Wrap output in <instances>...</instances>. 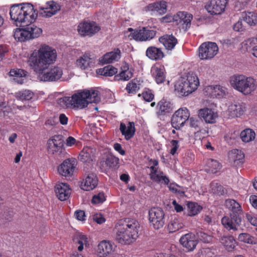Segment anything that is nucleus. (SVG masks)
<instances>
[{"label":"nucleus","mask_w":257,"mask_h":257,"mask_svg":"<svg viewBox=\"0 0 257 257\" xmlns=\"http://www.w3.org/2000/svg\"><path fill=\"white\" fill-rule=\"evenodd\" d=\"M57 58L56 51L46 45H41L38 50H34L27 59V64L34 72L40 74L41 80L44 81H56L63 74L61 67L54 66L44 70L53 64Z\"/></svg>","instance_id":"obj_1"},{"label":"nucleus","mask_w":257,"mask_h":257,"mask_svg":"<svg viewBox=\"0 0 257 257\" xmlns=\"http://www.w3.org/2000/svg\"><path fill=\"white\" fill-rule=\"evenodd\" d=\"M100 100L99 91L94 90H79L71 96L58 99V104L62 108L78 110L87 107L89 103H97Z\"/></svg>","instance_id":"obj_2"},{"label":"nucleus","mask_w":257,"mask_h":257,"mask_svg":"<svg viewBox=\"0 0 257 257\" xmlns=\"http://www.w3.org/2000/svg\"><path fill=\"white\" fill-rule=\"evenodd\" d=\"M115 228L116 240L121 244H130L139 237L141 226L136 219L125 218L117 222Z\"/></svg>","instance_id":"obj_3"},{"label":"nucleus","mask_w":257,"mask_h":257,"mask_svg":"<svg viewBox=\"0 0 257 257\" xmlns=\"http://www.w3.org/2000/svg\"><path fill=\"white\" fill-rule=\"evenodd\" d=\"M12 20L16 25L32 23L37 17V12L30 4H16L12 6L10 10Z\"/></svg>","instance_id":"obj_4"},{"label":"nucleus","mask_w":257,"mask_h":257,"mask_svg":"<svg viewBox=\"0 0 257 257\" xmlns=\"http://www.w3.org/2000/svg\"><path fill=\"white\" fill-rule=\"evenodd\" d=\"M229 83L234 89L244 95L250 94L256 88L255 80L252 77L243 74L231 76L229 78Z\"/></svg>","instance_id":"obj_5"},{"label":"nucleus","mask_w":257,"mask_h":257,"mask_svg":"<svg viewBox=\"0 0 257 257\" xmlns=\"http://www.w3.org/2000/svg\"><path fill=\"white\" fill-rule=\"evenodd\" d=\"M178 83V91L182 96H186L197 89L199 81L194 73L186 72L180 76Z\"/></svg>","instance_id":"obj_6"},{"label":"nucleus","mask_w":257,"mask_h":257,"mask_svg":"<svg viewBox=\"0 0 257 257\" xmlns=\"http://www.w3.org/2000/svg\"><path fill=\"white\" fill-rule=\"evenodd\" d=\"M47 151L55 157H60L65 152L64 141L62 136L55 135L47 142Z\"/></svg>","instance_id":"obj_7"},{"label":"nucleus","mask_w":257,"mask_h":257,"mask_svg":"<svg viewBox=\"0 0 257 257\" xmlns=\"http://www.w3.org/2000/svg\"><path fill=\"white\" fill-rule=\"evenodd\" d=\"M149 220L155 229L163 227L165 224V213L161 208L152 207L149 211Z\"/></svg>","instance_id":"obj_8"},{"label":"nucleus","mask_w":257,"mask_h":257,"mask_svg":"<svg viewBox=\"0 0 257 257\" xmlns=\"http://www.w3.org/2000/svg\"><path fill=\"white\" fill-rule=\"evenodd\" d=\"M218 48L214 42H208L202 43L198 48V57L201 60L213 58L218 53Z\"/></svg>","instance_id":"obj_9"},{"label":"nucleus","mask_w":257,"mask_h":257,"mask_svg":"<svg viewBox=\"0 0 257 257\" xmlns=\"http://www.w3.org/2000/svg\"><path fill=\"white\" fill-rule=\"evenodd\" d=\"M129 31H133L131 35L132 38L137 41H146L150 40L154 38L156 34V31L153 30L151 28L143 27L140 29L133 30L128 28Z\"/></svg>","instance_id":"obj_10"},{"label":"nucleus","mask_w":257,"mask_h":257,"mask_svg":"<svg viewBox=\"0 0 257 257\" xmlns=\"http://www.w3.org/2000/svg\"><path fill=\"white\" fill-rule=\"evenodd\" d=\"M96 57L90 52H85L75 62L76 66L82 70H88L95 66Z\"/></svg>","instance_id":"obj_11"},{"label":"nucleus","mask_w":257,"mask_h":257,"mask_svg":"<svg viewBox=\"0 0 257 257\" xmlns=\"http://www.w3.org/2000/svg\"><path fill=\"white\" fill-rule=\"evenodd\" d=\"M77 165V161L74 158L65 160L58 167V172L64 177H71L73 175Z\"/></svg>","instance_id":"obj_12"},{"label":"nucleus","mask_w":257,"mask_h":257,"mask_svg":"<svg viewBox=\"0 0 257 257\" xmlns=\"http://www.w3.org/2000/svg\"><path fill=\"white\" fill-rule=\"evenodd\" d=\"M100 30V28L94 22H84L78 26V32L82 36L91 37Z\"/></svg>","instance_id":"obj_13"},{"label":"nucleus","mask_w":257,"mask_h":257,"mask_svg":"<svg viewBox=\"0 0 257 257\" xmlns=\"http://www.w3.org/2000/svg\"><path fill=\"white\" fill-rule=\"evenodd\" d=\"M242 220V217L233 215L224 216L221 219V223L223 227L230 232L238 230Z\"/></svg>","instance_id":"obj_14"},{"label":"nucleus","mask_w":257,"mask_h":257,"mask_svg":"<svg viewBox=\"0 0 257 257\" xmlns=\"http://www.w3.org/2000/svg\"><path fill=\"white\" fill-rule=\"evenodd\" d=\"M227 3V0H210L205 8L211 15H220L224 11Z\"/></svg>","instance_id":"obj_15"},{"label":"nucleus","mask_w":257,"mask_h":257,"mask_svg":"<svg viewBox=\"0 0 257 257\" xmlns=\"http://www.w3.org/2000/svg\"><path fill=\"white\" fill-rule=\"evenodd\" d=\"M193 16L187 12H178V28L180 32H185L191 26Z\"/></svg>","instance_id":"obj_16"},{"label":"nucleus","mask_w":257,"mask_h":257,"mask_svg":"<svg viewBox=\"0 0 257 257\" xmlns=\"http://www.w3.org/2000/svg\"><path fill=\"white\" fill-rule=\"evenodd\" d=\"M198 115L201 119L210 124L214 123L218 116L217 111L208 107L200 109L198 110Z\"/></svg>","instance_id":"obj_17"},{"label":"nucleus","mask_w":257,"mask_h":257,"mask_svg":"<svg viewBox=\"0 0 257 257\" xmlns=\"http://www.w3.org/2000/svg\"><path fill=\"white\" fill-rule=\"evenodd\" d=\"M60 9L59 4L54 1H50L47 3L45 7L40 8V14L42 17L49 18L56 14Z\"/></svg>","instance_id":"obj_18"},{"label":"nucleus","mask_w":257,"mask_h":257,"mask_svg":"<svg viewBox=\"0 0 257 257\" xmlns=\"http://www.w3.org/2000/svg\"><path fill=\"white\" fill-rule=\"evenodd\" d=\"M150 169L151 171L149 176L151 180L157 183L169 185V179L164 175L163 171L159 170L158 168H155V167H150Z\"/></svg>","instance_id":"obj_19"},{"label":"nucleus","mask_w":257,"mask_h":257,"mask_svg":"<svg viewBox=\"0 0 257 257\" xmlns=\"http://www.w3.org/2000/svg\"><path fill=\"white\" fill-rule=\"evenodd\" d=\"M55 191L60 200L65 201L69 198L71 190L67 183H59L55 187Z\"/></svg>","instance_id":"obj_20"},{"label":"nucleus","mask_w":257,"mask_h":257,"mask_svg":"<svg viewBox=\"0 0 257 257\" xmlns=\"http://www.w3.org/2000/svg\"><path fill=\"white\" fill-rule=\"evenodd\" d=\"M179 241L183 246L189 251L193 250L197 244L195 235L191 233H188L182 236Z\"/></svg>","instance_id":"obj_21"},{"label":"nucleus","mask_w":257,"mask_h":257,"mask_svg":"<svg viewBox=\"0 0 257 257\" xmlns=\"http://www.w3.org/2000/svg\"><path fill=\"white\" fill-rule=\"evenodd\" d=\"M146 56L152 61H159L165 57V54L162 48L154 46L148 47L146 51Z\"/></svg>","instance_id":"obj_22"},{"label":"nucleus","mask_w":257,"mask_h":257,"mask_svg":"<svg viewBox=\"0 0 257 257\" xmlns=\"http://www.w3.org/2000/svg\"><path fill=\"white\" fill-rule=\"evenodd\" d=\"M119 159L111 154L106 156L105 160L101 162V167L105 171L109 169L115 170L118 168Z\"/></svg>","instance_id":"obj_23"},{"label":"nucleus","mask_w":257,"mask_h":257,"mask_svg":"<svg viewBox=\"0 0 257 257\" xmlns=\"http://www.w3.org/2000/svg\"><path fill=\"white\" fill-rule=\"evenodd\" d=\"M121 71L117 75H115L114 79L116 80L127 81L133 76L134 70L130 68L129 64L126 62L121 65Z\"/></svg>","instance_id":"obj_24"},{"label":"nucleus","mask_w":257,"mask_h":257,"mask_svg":"<svg viewBox=\"0 0 257 257\" xmlns=\"http://www.w3.org/2000/svg\"><path fill=\"white\" fill-rule=\"evenodd\" d=\"M113 250V245L109 241L102 240L97 245V252L99 257H106Z\"/></svg>","instance_id":"obj_25"},{"label":"nucleus","mask_w":257,"mask_h":257,"mask_svg":"<svg viewBox=\"0 0 257 257\" xmlns=\"http://www.w3.org/2000/svg\"><path fill=\"white\" fill-rule=\"evenodd\" d=\"M73 242L77 248V250L81 252L84 248V246L88 245V239L87 236L81 232H75L72 237Z\"/></svg>","instance_id":"obj_26"},{"label":"nucleus","mask_w":257,"mask_h":257,"mask_svg":"<svg viewBox=\"0 0 257 257\" xmlns=\"http://www.w3.org/2000/svg\"><path fill=\"white\" fill-rule=\"evenodd\" d=\"M98 184V179L96 176L93 173L89 174L81 183V188L85 191L94 189Z\"/></svg>","instance_id":"obj_27"},{"label":"nucleus","mask_w":257,"mask_h":257,"mask_svg":"<svg viewBox=\"0 0 257 257\" xmlns=\"http://www.w3.org/2000/svg\"><path fill=\"white\" fill-rule=\"evenodd\" d=\"M245 110V104L242 103L232 104L228 107V115L229 118H235L242 115Z\"/></svg>","instance_id":"obj_28"},{"label":"nucleus","mask_w":257,"mask_h":257,"mask_svg":"<svg viewBox=\"0 0 257 257\" xmlns=\"http://www.w3.org/2000/svg\"><path fill=\"white\" fill-rule=\"evenodd\" d=\"M152 74L156 82L159 84L165 81V68L163 65H155L152 68Z\"/></svg>","instance_id":"obj_29"},{"label":"nucleus","mask_w":257,"mask_h":257,"mask_svg":"<svg viewBox=\"0 0 257 257\" xmlns=\"http://www.w3.org/2000/svg\"><path fill=\"white\" fill-rule=\"evenodd\" d=\"M119 130L125 139L128 141L135 135L136 132L135 123L129 121L126 126L124 123L121 122L120 124Z\"/></svg>","instance_id":"obj_30"},{"label":"nucleus","mask_w":257,"mask_h":257,"mask_svg":"<svg viewBox=\"0 0 257 257\" xmlns=\"http://www.w3.org/2000/svg\"><path fill=\"white\" fill-rule=\"evenodd\" d=\"M225 205L230 211V215L242 217V210L241 206L235 200L227 199L225 201Z\"/></svg>","instance_id":"obj_31"},{"label":"nucleus","mask_w":257,"mask_h":257,"mask_svg":"<svg viewBox=\"0 0 257 257\" xmlns=\"http://www.w3.org/2000/svg\"><path fill=\"white\" fill-rule=\"evenodd\" d=\"M147 12H152L157 13L159 15H163L167 11L166 2L160 1L149 4L145 7Z\"/></svg>","instance_id":"obj_32"},{"label":"nucleus","mask_w":257,"mask_h":257,"mask_svg":"<svg viewBox=\"0 0 257 257\" xmlns=\"http://www.w3.org/2000/svg\"><path fill=\"white\" fill-rule=\"evenodd\" d=\"M120 57V51L117 48L114 51H111L104 54L99 59V61L102 64L111 63L117 61Z\"/></svg>","instance_id":"obj_33"},{"label":"nucleus","mask_w":257,"mask_h":257,"mask_svg":"<svg viewBox=\"0 0 257 257\" xmlns=\"http://www.w3.org/2000/svg\"><path fill=\"white\" fill-rule=\"evenodd\" d=\"M159 41L167 50H172L177 44V39L172 35H165L161 36L159 38Z\"/></svg>","instance_id":"obj_34"},{"label":"nucleus","mask_w":257,"mask_h":257,"mask_svg":"<svg viewBox=\"0 0 257 257\" xmlns=\"http://www.w3.org/2000/svg\"><path fill=\"white\" fill-rule=\"evenodd\" d=\"M206 91L209 93L212 97L220 98L225 94V88L220 85L208 86L206 88Z\"/></svg>","instance_id":"obj_35"},{"label":"nucleus","mask_w":257,"mask_h":257,"mask_svg":"<svg viewBox=\"0 0 257 257\" xmlns=\"http://www.w3.org/2000/svg\"><path fill=\"white\" fill-rule=\"evenodd\" d=\"M173 104L170 102L163 99L157 104L158 114L164 115L167 113H171L173 110Z\"/></svg>","instance_id":"obj_36"},{"label":"nucleus","mask_w":257,"mask_h":257,"mask_svg":"<svg viewBox=\"0 0 257 257\" xmlns=\"http://www.w3.org/2000/svg\"><path fill=\"white\" fill-rule=\"evenodd\" d=\"M92 149L89 147H85L80 152L79 159L83 163H89L93 160V154Z\"/></svg>","instance_id":"obj_37"},{"label":"nucleus","mask_w":257,"mask_h":257,"mask_svg":"<svg viewBox=\"0 0 257 257\" xmlns=\"http://www.w3.org/2000/svg\"><path fill=\"white\" fill-rule=\"evenodd\" d=\"M30 32L27 30V28L25 29H17L14 32V37L18 41L25 42L31 39Z\"/></svg>","instance_id":"obj_38"},{"label":"nucleus","mask_w":257,"mask_h":257,"mask_svg":"<svg viewBox=\"0 0 257 257\" xmlns=\"http://www.w3.org/2000/svg\"><path fill=\"white\" fill-rule=\"evenodd\" d=\"M27 74V72L23 69H12L9 72L11 76L14 77V80L17 82L18 84H22L24 83L23 77H25Z\"/></svg>","instance_id":"obj_39"},{"label":"nucleus","mask_w":257,"mask_h":257,"mask_svg":"<svg viewBox=\"0 0 257 257\" xmlns=\"http://www.w3.org/2000/svg\"><path fill=\"white\" fill-rule=\"evenodd\" d=\"M141 83L140 81L135 78L131 80L127 84L125 90L130 94H135L140 90Z\"/></svg>","instance_id":"obj_40"},{"label":"nucleus","mask_w":257,"mask_h":257,"mask_svg":"<svg viewBox=\"0 0 257 257\" xmlns=\"http://www.w3.org/2000/svg\"><path fill=\"white\" fill-rule=\"evenodd\" d=\"M117 69L111 65H107L102 68L96 70L97 74L103 75L106 77H111L116 74Z\"/></svg>","instance_id":"obj_41"},{"label":"nucleus","mask_w":257,"mask_h":257,"mask_svg":"<svg viewBox=\"0 0 257 257\" xmlns=\"http://www.w3.org/2000/svg\"><path fill=\"white\" fill-rule=\"evenodd\" d=\"M220 242L228 251H232L235 246V240L232 236H224L220 239Z\"/></svg>","instance_id":"obj_42"},{"label":"nucleus","mask_w":257,"mask_h":257,"mask_svg":"<svg viewBox=\"0 0 257 257\" xmlns=\"http://www.w3.org/2000/svg\"><path fill=\"white\" fill-rule=\"evenodd\" d=\"M240 137L243 142L248 143L254 140L255 133L251 128H246L241 132Z\"/></svg>","instance_id":"obj_43"},{"label":"nucleus","mask_w":257,"mask_h":257,"mask_svg":"<svg viewBox=\"0 0 257 257\" xmlns=\"http://www.w3.org/2000/svg\"><path fill=\"white\" fill-rule=\"evenodd\" d=\"M190 116L189 112L186 107H183L178 109V123H180L182 126L186 120H188Z\"/></svg>","instance_id":"obj_44"},{"label":"nucleus","mask_w":257,"mask_h":257,"mask_svg":"<svg viewBox=\"0 0 257 257\" xmlns=\"http://www.w3.org/2000/svg\"><path fill=\"white\" fill-rule=\"evenodd\" d=\"M243 21L250 26L257 24V12H247L243 17Z\"/></svg>","instance_id":"obj_45"},{"label":"nucleus","mask_w":257,"mask_h":257,"mask_svg":"<svg viewBox=\"0 0 257 257\" xmlns=\"http://www.w3.org/2000/svg\"><path fill=\"white\" fill-rule=\"evenodd\" d=\"M33 96V92L29 90H23L16 93V97L21 100H30Z\"/></svg>","instance_id":"obj_46"},{"label":"nucleus","mask_w":257,"mask_h":257,"mask_svg":"<svg viewBox=\"0 0 257 257\" xmlns=\"http://www.w3.org/2000/svg\"><path fill=\"white\" fill-rule=\"evenodd\" d=\"M210 188L213 194L218 195H223L226 192L225 189L223 186L215 182L211 183Z\"/></svg>","instance_id":"obj_47"},{"label":"nucleus","mask_w":257,"mask_h":257,"mask_svg":"<svg viewBox=\"0 0 257 257\" xmlns=\"http://www.w3.org/2000/svg\"><path fill=\"white\" fill-rule=\"evenodd\" d=\"M26 28L30 32L29 36H30L31 39L38 37L42 32L41 28L34 25H29Z\"/></svg>","instance_id":"obj_48"},{"label":"nucleus","mask_w":257,"mask_h":257,"mask_svg":"<svg viewBox=\"0 0 257 257\" xmlns=\"http://www.w3.org/2000/svg\"><path fill=\"white\" fill-rule=\"evenodd\" d=\"M231 154L233 155L232 158H233L234 163L237 165L243 163L244 155L241 151L237 149L233 150L231 151Z\"/></svg>","instance_id":"obj_49"},{"label":"nucleus","mask_w":257,"mask_h":257,"mask_svg":"<svg viewBox=\"0 0 257 257\" xmlns=\"http://www.w3.org/2000/svg\"><path fill=\"white\" fill-rule=\"evenodd\" d=\"M207 165L209 168V171L212 173H216L221 169V165L220 163L213 159L208 160L207 161Z\"/></svg>","instance_id":"obj_50"},{"label":"nucleus","mask_w":257,"mask_h":257,"mask_svg":"<svg viewBox=\"0 0 257 257\" xmlns=\"http://www.w3.org/2000/svg\"><path fill=\"white\" fill-rule=\"evenodd\" d=\"M215 250L210 248L201 249L197 254V257H215Z\"/></svg>","instance_id":"obj_51"},{"label":"nucleus","mask_w":257,"mask_h":257,"mask_svg":"<svg viewBox=\"0 0 257 257\" xmlns=\"http://www.w3.org/2000/svg\"><path fill=\"white\" fill-rule=\"evenodd\" d=\"M189 209L190 216H194L197 214L202 210V207L196 203L190 202L188 204Z\"/></svg>","instance_id":"obj_52"},{"label":"nucleus","mask_w":257,"mask_h":257,"mask_svg":"<svg viewBox=\"0 0 257 257\" xmlns=\"http://www.w3.org/2000/svg\"><path fill=\"white\" fill-rule=\"evenodd\" d=\"M238 240L240 241L249 244H255L254 237L246 233H241L238 235Z\"/></svg>","instance_id":"obj_53"},{"label":"nucleus","mask_w":257,"mask_h":257,"mask_svg":"<svg viewBox=\"0 0 257 257\" xmlns=\"http://www.w3.org/2000/svg\"><path fill=\"white\" fill-rule=\"evenodd\" d=\"M196 235L199 240L205 243L210 242L212 240L211 235H208L201 230L197 232Z\"/></svg>","instance_id":"obj_54"},{"label":"nucleus","mask_w":257,"mask_h":257,"mask_svg":"<svg viewBox=\"0 0 257 257\" xmlns=\"http://www.w3.org/2000/svg\"><path fill=\"white\" fill-rule=\"evenodd\" d=\"M106 200L105 196L103 192H99L97 194L93 195L91 199V203L93 204H98L102 203Z\"/></svg>","instance_id":"obj_55"},{"label":"nucleus","mask_w":257,"mask_h":257,"mask_svg":"<svg viewBox=\"0 0 257 257\" xmlns=\"http://www.w3.org/2000/svg\"><path fill=\"white\" fill-rule=\"evenodd\" d=\"M141 95L143 96V99L147 102H151L154 98V94L153 91L149 89L143 91L142 94H138L139 97H140Z\"/></svg>","instance_id":"obj_56"},{"label":"nucleus","mask_w":257,"mask_h":257,"mask_svg":"<svg viewBox=\"0 0 257 257\" xmlns=\"http://www.w3.org/2000/svg\"><path fill=\"white\" fill-rule=\"evenodd\" d=\"M165 204L167 209L173 211L174 210L177 211V201L176 200L174 199L172 200L171 199H169L168 201H166L165 202Z\"/></svg>","instance_id":"obj_57"},{"label":"nucleus","mask_w":257,"mask_h":257,"mask_svg":"<svg viewBox=\"0 0 257 257\" xmlns=\"http://www.w3.org/2000/svg\"><path fill=\"white\" fill-rule=\"evenodd\" d=\"M168 230L169 233H173L177 230V219L174 217L173 220L170 221L168 225Z\"/></svg>","instance_id":"obj_58"},{"label":"nucleus","mask_w":257,"mask_h":257,"mask_svg":"<svg viewBox=\"0 0 257 257\" xmlns=\"http://www.w3.org/2000/svg\"><path fill=\"white\" fill-rule=\"evenodd\" d=\"M75 218L80 221H83L85 220V212L81 210H76L74 213Z\"/></svg>","instance_id":"obj_59"},{"label":"nucleus","mask_w":257,"mask_h":257,"mask_svg":"<svg viewBox=\"0 0 257 257\" xmlns=\"http://www.w3.org/2000/svg\"><path fill=\"white\" fill-rule=\"evenodd\" d=\"M93 219L94 221L97 222L98 224H101L104 223L105 221V219L103 216L102 214H95L93 216Z\"/></svg>","instance_id":"obj_60"},{"label":"nucleus","mask_w":257,"mask_h":257,"mask_svg":"<svg viewBox=\"0 0 257 257\" xmlns=\"http://www.w3.org/2000/svg\"><path fill=\"white\" fill-rule=\"evenodd\" d=\"M246 217L248 221L253 225L257 226V218L249 213L246 214Z\"/></svg>","instance_id":"obj_61"},{"label":"nucleus","mask_w":257,"mask_h":257,"mask_svg":"<svg viewBox=\"0 0 257 257\" xmlns=\"http://www.w3.org/2000/svg\"><path fill=\"white\" fill-rule=\"evenodd\" d=\"M113 148L114 149L118 152L121 155H124L125 154V151L122 149L121 145L117 143H115L113 145Z\"/></svg>","instance_id":"obj_62"},{"label":"nucleus","mask_w":257,"mask_h":257,"mask_svg":"<svg viewBox=\"0 0 257 257\" xmlns=\"http://www.w3.org/2000/svg\"><path fill=\"white\" fill-rule=\"evenodd\" d=\"M8 52V49L6 46L0 45V61H2Z\"/></svg>","instance_id":"obj_63"},{"label":"nucleus","mask_w":257,"mask_h":257,"mask_svg":"<svg viewBox=\"0 0 257 257\" xmlns=\"http://www.w3.org/2000/svg\"><path fill=\"white\" fill-rule=\"evenodd\" d=\"M59 120L62 125H66L68 123V118L64 113H61L59 116Z\"/></svg>","instance_id":"obj_64"}]
</instances>
